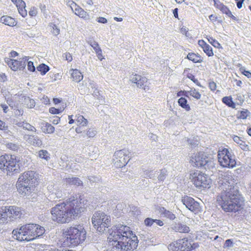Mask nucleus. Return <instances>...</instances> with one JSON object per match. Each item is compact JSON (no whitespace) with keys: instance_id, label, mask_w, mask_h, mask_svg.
<instances>
[{"instance_id":"1","label":"nucleus","mask_w":251,"mask_h":251,"mask_svg":"<svg viewBox=\"0 0 251 251\" xmlns=\"http://www.w3.org/2000/svg\"><path fill=\"white\" fill-rule=\"evenodd\" d=\"M234 181L228 174L219 178L218 189L221 191L217 201L226 212H236L243 205L244 200L234 186Z\"/></svg>"},{"instance_id":"2","label":"nucleus","mask_w":251,"mask_h":251,"mask_svg":"<svg viewBox=\"0 0 251 251\" xmlns=\"http://www.w3.org/2000/svg\"><path fill=\"white\" fill-rule=\"evenodd\" d=\"M87 202L84 198L72 196L50 209L51 219L57 223H69L84 211Z\"/></svg>"},{"instance_id":"3","label":"nucleus","mask_w":251,"mask_h":251,"mask_svg":"<svg viewBox=\"0 0 251 251\" xmlns=\"http://www.w3.org/2000/svg\"><path fill=\"white\" fill-rule=\"evenodd\" d=\"M108 239L109 242H113V250L118 251L133 250L138 246L137 237L130 227L121 224L113 227Z\"/></svg>"},{"instance_id":"4","label":"nucleus","mask_w":251,"mask_h":251,"mask_svg":"<svg viewBox=\"0 0 251 251\" xmlns=\"http://www.w3.org/2000/svg\"><path fill=\"white\" fill-rule=\"evenodd\" d=\"M45 231L44 227L39 225L28 224L14 229L12 234L19 241H30L42 235Z\"/></svg>"},{"instance_id":"5","label":"nucleus","mask_w":251,"mask_h":251,"mask_svg":"<svg viewBox=\"0 0 251 251\" xmlns=\"http://www.w3.org/2000/svg\"><path fill=\"white\" fill-rule=\"evenodd\" d=\"M63 235L64 243L67 246L75 247L85 240L86 231L82 226L75 225L68 228Z\"/></svg>"},{"instance_id":"6","label":"nucleus","mask_w":251,"mask_h":251,"mask_svg":"<svg viewBox=\"0 0 251 251\" xmlns=\"http://www.w3.org/2000/svg\"><path fill=\"white\" fill-rule=\"evenodd\" d=\"M38 178V174L33 171H26L22 174L16 184L18 192L25 196L29 194L32 188L37 185Z\"/></svg>"},{"instance_id":"7","label":"nucleus","mask_w":251,"mask_h":251,"mask_svg":"<svg viewBox=\"0 0 251 251\" xmlns=\"http://www.w3.org/2000/svg\"><path fill=\"white\" fill-rule=\"evenodd\" d=\"M0 169L7 175H12L20 171L19 160L15 155H4L0 156Z\"/></svg>"},{"instance_id":"8","label":"nucleus","mask_w":251,"mask_h":251,"mask_svg":"<svg viewBox=\"0 0 251 251\" xmlns=\"http://www.w3.org/2000/svg\"><path fill=\"white\" fill-rule=\"evenodd\" d=\"M91 221L95 229L100 233H103L111 225L110 217L100 211L94 213Z\"/></svg>"},{"instance_id":"9","label":"nucleus","mask_w":251,"mask_h":251,"mask_svg":"<svg viewBox=\"0 0 251 251\" xmlns=\"http://www.w3.org/2000/svg\"><path fill=\"white\" fill-rule=\"evenodd\" d=\"M218 159L220 164L223 167L232 168L236 166L235 157L227 149H219Z\"/></svg>"},{"instance_id":"10","label":"nucleus","mask_w":251,"mask_h":251,"mask_svg":"<svg viewBox=\"0 0 251 251\" xmlns=\"http://www.w3.org/2000/svg\"><path fill=\"white\" fill-rule=\"evenodd\" d=\"M190 179L197 187H209L211 180L207 176L199 171H196L190 174Z\"/></svg>"},{"instance_id":"11","label":"nucleus","mask_w":251,"mask_h":251,"mask_svg":"<svg viewBox=\"0 0 251 251\" xmlns=\"http://www.w3.org/2000/svg\"><path fill=\"white\" fill-rule=\"evenodd\" d=\"M129 153L126 149L115 151L113 158L115 166L118 168L125 166L129 160Z\"/></svg>"},{"instance_id":"12","label":"nucleus","mask_w":251,"mask_h":251,"mask_svg":"<svg viewBox=\"0 0 251 251\" xmlns=\"http://www.w3.org/2000/svg\"><path fill=\"white\" fill-rule=\"evenodd\" d=\"M208 158L203 152L194 153L190 159V163L193 166L201 167L208 163Z\"/></svg>"},{"instance_id":"13","label":"nucleus","mask_w":251,"mask_h":251,"mask_svg":"<svg viewBox=\"0 0 251 251\" xmlns=\"http://www.w3.org/2000/svg\"><path fill=\"white\" fill-rule=\"evenodd\" d=\"M173 247L175 248L174 251H190L197 248V245L192 244L187 239L183 238L177 241Z\"/></svg>"},{"instance_id":"14","label":"nucleus","mask_w":251,"mask_h":251,"mask_svg":"<svg viewBox=\"0 0 251 251\" xmlns=\"http://www.w3.org/2000/svg\"><path fill=\"white\" fill-rule=\"evenodd\" d=\"M130 80L132 83H135L137 87L143 89L146 91L150 89L148 85L147 78L145 76L133 74L130 76Z\"/></svg>"},{"instance_id":"15","label":"nucleus","mask_w":251,"mask_h":251,"mask_svg":"<svg viewBox=\"0 0 251 251\" xmlns=\"http://www.w3.org/2000/svg\"><path fill=\"white\" fill-rule=\"evenodd\" d=\"M182 202L189 210L197 213L200 211V204L194 199L188 196H185L182 199Z\"/></svg>"},{"instance_id":"16","label":"nucleus","mask_w":251,"mask_h":251,"mask_svg":"<svg viewBox=\"0 0 251 251\" xmlns=\"http://www.w3.org/2000/svg\"><path fill=\"white\" fill-rule=\"evenodd\" d=\"M7 218H17L22 215L20 208L15 206H5Z\"/></svg>"},{"instance_id":"17","label":"nucleus","mask_w":251,"mask_h":251,"mask_svg":"<svg viewBox=\"0 0 251 251\" xmlns=\"http://www.w3.org/2000/svg\"><path fill=\"white\" fill-rule=\"evenodd\" d=\"M71 8L72 10L75 12V13L79 17L84 19H86L88 17V13L75 2L72 1Z\"/></svg>"},{"instance_id":"18","label":"nucleus","mask_w":251,"mask_h":251,"mask_svg":"<svg viewBox=\"0 0 251 251\" xmlns=\"http://www.w3.org/2000/svg\"><path fill=\"white\" fill-rule=\"evenodd\" d=\"M14 124L19 127L22 128L24 129L27 130L35 132L36 128L29 123L25 122V121H18V120H14Z\"/></svg>"},{"instance_id":"19","label":"nucleus","mask_w":251,"mask_h":251,"mask_svg":"<svg viewBox=\"0 0 251 251\" xmlns=\"http://www.w3.org/2000/svg\"><path fill=\"white\" fill-rule=\"evenodd\" d=\"M172 229L176 232L180 233H188L190 231V228L188 226L180 223L175 224L172 227Z\"/></svg>"},{"instance_id":"20","label":"nucleus","mask_w":251,"mask_h":251,"mask_svg":"<svg viewBox=\"0 0 251 251\" xmlns=\"http://www.w3.org/2000/svg\"><path fill=\"white\" fill-rule=\"evenodd\" d=\"M27 136L26 140L30 144L36 147H41L42 145V140L37 136L30 135Z\"/></svg>"},{"instance_id":"21","label":"nucleus","mask_w":251,"mask_h":251,"mask_svg":"<svg viewBox=\"0 0 251 251\" xmlns=\"http://www.w3.org/2000/svg\"><path fill=\"white\" fill-rule=\"evenodd\" d=\"M70 72H71V75L73 81L79 82L82 80L83 76L79 70L76 69H71Z\"/></svg>"},{"instance_id":"22","label":"nucleus","mask_w":251,"mask_h":251,"mask_svg":"<svg viewBox=\"0 0 251 251\" xmlns=\"http://www.w3.org/2000/svg\"><path fill=\"white\" fill-rule=\"evenodd\" d=\"M217 7L223 13L226 14L228 17L231 18L234 21H237L236 17L232 15L230 10L225 5L222 3L217 5Z\"/></svg>"},{"instance_id":"23","label":"nucleus","mask_w":251,"mask_h":251,"mask_svg":"<svg viewBox=\"0 0 251 251\" xmlns=\"http://www.w3.org/2000/svg\"><path fill=\"white\" fill-rule=\"evenodd\" d=\"M0 22L5 25L10 26H14L16 25L15 19L8 16H2L0 18Z\"/></svg>"},{"instance_id":"24","label":"nucleus","mask_w":251,"mask_h":251,"mask_svg":"<svg viewBox=\"0 0 251 251\" xmlns=\"http://www.w3.org/2000/svg\"><path fill=\"white\" fill-rule=\"evenodd\" d=\"M41 129L44 133L51 134L54 132L55 129L50 124L43 122L41 123Z\"/></svg>"},{"instance_id":"25","label":"nucleus","mask_w":251,"mask_h":251,"mask_svg":"<svg viewBox=\"0 0 251 251\" xmlns=\"http://www.w3.org/2000/svg\"><path fill=\"white\" fill-rule=\"evenodd\" d=\"M160 213L163 217L171 220H174L176 217L175 215L171 211L166 210L164 207H161L159 209Z\"/></svg>"},{"instance_id":"26","label":"nucleus","mask_w":251,"mask_h":251,"mask_svg":"<svg viewBox=\"0 0 251 251\" xmlns=\"http://www.w3.org/2000/svg\"><path fill=\"white\" fill-rule=\"evenodd\" d=\"M184 95L186 96L190 95L197 100H200L201 98V94L194 88H191L190 90L185 91Z\"/></svg>"},{"instance_id":"27","label":"nucleus","mask_w":251,"mask_h":251,"mask_svg":"<svg viewBox=\"0 0 251 251\" xmlns=\"http://www.w3.org/2000/svg\"><path fill=\"white\" fill-rule=\"evenodd\" d=\"M5 61L13 71H16L19 69L18 60L7 58Z\"/></svg>"},{"instance_id":"28","label":"nucleus","mask_w":251,"mask_h":251,"mask_svg":"<svg viewBox=\"0 0 251 251\" xmlns=\"http://www.w3.org/2000/svg\"><path fill=\"white\" fill-rule=\"evenodd\" d=\"M66 182L70 185H74L77 186L82 185V181L79 178L76 177L67 178L66 179Z\"/></svg>"},{"instance_id":"29","label":"nucleus","mask_w":251,"mask_h":251,"mask_svg":"<svg viewBox=\"0 0 251 251\" xmlns=\"http://www.w3.org/2000/svg\"><path fill=\"white\" fill-rule=\"evenodd\" d=\"M63 192L61 189L59 188L57 186H55L50 194V198L57 199L61 198L63 196Z\"/></svg>"},{"instance_id":"30","label":"nucleus","mask_w":251,"mask_h":251,"mask_svg":"<svg viewBox=\"0 0 251 251\" xmlns=\"http://www.w3.org/2000/svg\"><path fill=\"white\" fill-rule=\"evenodd\" d=\"M19 14L23 17L27 15V11L25 9V1H20V4L17 6Z\"/></svg>"},{"instance_id":"31","label":"nucleus","mask_w":251,"mask_h":251,"mask_svg":"<svg viewBox=\"0 0 251 251\" xmlns=\"http://www.w3.org/2000/svg\"><path fill=\"white\" fill-rule=\"evenodd\" d=\"M178 103L182 108L185 109L187 111L190 110V107L187 103V100L185 98H180L178 100Z\"/></svg>"},{"instance_id":"32","label":"nucleus","mask_w":251,"mask_h":251,"mask_svg":"<svg viewBox=\"0 0 251 251\" xmlns=\"http://www.w3.org/2000/svg\"><path fill=\"white\" fill-rule=\"evenodd\" d=\"M7 220V215L5 207H0V224L4 223Z\"/></svg>"},{"instance_id":"33","label":"nucleus","mask_w":251,"mask_h":251,"mask_svg":"<svg viewBox=\"0 0 251 251\" xmlns=\"http://www.w3.org/2000/svg\"><path fill=\"white\" fill-rule=\"evenodd\" d=\"M49 27L50 32L54 36H56L59 34L60 29L55 24L52 23H50Z\"/></svg>"},{"instance_id":"34","label":"nucleus","mask_w":251,"mask_h":251,"mask_svg":"<svg viewBox=\"0 0 251 251\" xmlns=\"http://www.w3.org/2000/svg\"><path fill=\"white\" fill-rule=\"evenodd\" d=\"M187 58L194 63L201 62L200 56L194 53H189L187 56Z\"/></svg>"},{"instance_id":"35","label":"nucleus","mask_w":251,"mask_h":251,"mask_svg":"<svg viewBox=\"0 0 251 251\" xmlns=\"http://www.w3.org/2000/svg\"><path fill=\"white\" fill-rule=\"evenodd\" d=\"M222 101L227 105L228 106L234 108L235 107V104L233 101L231 97H225L222 99Z\"/></svg>"},{"instance_id":"36","label":"nucleus","mask_w":251,"mask_h":251,"mask_svg":"<svg viewBox=\"0 0 251 251\" xmlns=\"http://www.w3.org/2000/svg\"><path fill=\"white\" fill-rule=\"evenodd\" d=\"M38 156L41 158L48 161L50 159V155L47 150H41L38 151Z\"/></svg>"},{"instance_id":"37","label":"nucleus","mask_w":251,"mask_h":251,"mask_svg":"<svg viewBox=\"0 0 251 251\" xmlns=\"http://www.w3.org/2000/svg\"><path fill=\"white\" fill-rule=\"evenodd\" d=\"M76 121L78 125H81L83 126H86L87 125L88 121L82 115H78L76 116Z\"/></svg>"},{"instance_id":"38","label":"nucleus","mask_w":251,"mask_h":251,"mask_svg":"<svg viewBox=\"0 0 251 251\" xmlns=\"http://www.w3.org/2000/svg\"><path fill=\"white\" fill-rule=\"evenodd\" d=\"M38 71L40 72L42 75H45L50 70L49 67L45 64H41L37 67Z\"/></svg>"},{"instance_id":"39","label":"nucleus","mask_w":251,"mask_h":251,"mask_svg":"<svg viewBox=\"0 0 251 251\" xmlns=\"http://www.w3.org/2000/svg\"><path fill=\"white\" fill-rule=\"evenodd\" d=\"M5 145L7 149L15 151H18L20 148V146L19 145L15 143H8Z\"/></svg>"},{"instance_id":"40","label":"nucleus","mask_w":251,"mask_h":251,"mask_svg":"<svg viewBox=\"0 0 251 251\" xmlns=\"http://www.w3.org/2000/svg\"><path fill=\"white\" fill-rule=\"evenodd\" d=\"M25 103L26 106L29 108H32L34 107L35 102L34 100L31 99L30 98L27 97L25 99Z\"/></svg>"},{"instance_id":"41","label":"nucleus","mask_w":251,"mask_h":251,"mask_svg":"<svg viewBox=\"0 0 251 251\" xmlns=\"http://www.w3.org/2000/svg\"><path fill=\"white\" fill-rule=\"evenodd\" d=\"M207 39L208 42L213 45L214 47L217 48H220L221 47V45L219 43L216 41L215 39H213L212 37L210 36H207Z\"/></svg>"},{"instance_id":"42","label":"nucleus","mask_w":251,"mask_h":251,"mask_svg":"<svg viewBox=\"0 0 251 251\" xmlns=\"http://www.w3.org/2000/svg\"><path fill=\"white\" fill-rule=\"evenodd\" d=\"M97 131L94 128H89L86 132V135L88 138H93L97 134Z\"/></svg>"},{"instance_id":"43","label":"nucleus","mask_w":251,"mask_h":251,"mask_svg":"<svg viewBox=\"0 0 251 251\" xmlns=\"http://www.w3.org/2000/svg\"><path fill=\"white\" fill-rule=\"evenodd\" d=\"M250 113L248 110L241 111L238 115V118L245 119L250 115Z\"/></svg>"},{"instance_id":"44","label":"nucleus","mask_w":251,"mask_h":251,"mask_svg":"<svg viewBox=\"0 0 251 251\" xmlns=\"http://www.w3.org/2000/svg\"><path fill=\"white\" fill-rule=\"evenodd\" d=\"M167 171L165 169H162L160 170V173L158 176L159 181H163L165 179L167 176Z\"/></svg>"},{"instance_id":"45","label":"nucleus","mask_w":251,"mask_h":251,"mask_svg":"<svg viewBox=\"0 0 251 251\" xmlns=\"http://www.w3.org/2000/svg\"><path fill=\"white\" fill-rule=\"evenodd\" d=\"M27 57L25 56L22 59H21V60H18L19 61V69H22L25 68L26 66V61L27 60Z\"/></svg>"},{"instance_id":"46","label":"nucleus","mask_w":251,"mask_h":251,"mask_svg":"<svg viewBox=\"0 0 251 251\" xmlns=\"http://www.w3.org/2000/svg\"><path fill=\"white\" fill-rule=\"evenodd\" d=\"M203 50L208 56H211L213 55L212 49L209 45H207V46L204 48Z\"/></svg>"},{"instance_id":"47","label":"nucleus","mask_w":251,"mask_h":251,"mask_svg":"<svg viewBox=\"0 0 251 251\" xmlns=\"http://www.w3.org/2000/svg\"><path fill=\"white\" fill-rule=\"evenodd\" d=\"M64 108H55L54 107H51L49 109V112L51 114H59L62 112L64 110Z\"/></svg>"},{"instance_id":"48","label":"nucleus","mask_w":251,"mask_h":251,"mask_svg":"<svg viewBox=\"0 0 251 251\" xmlns=\"http://www.w3.org/2000/svg\"><path fill=\"white\" fill-rule=\"evenodd\" d=\"M233 141L237 143L238 144H239L240 145H244V144L245 142L241 139V138L238 136L234 135L233 136Z\"/></svg>"},{"instance_id":"49","label":"nucleus","mask_w":251,"mask_h":251,"mask_svg":"<svg viewBox=\"0 0 251 251\" xmlns=\"http://www.w3.org/2000/svg\"><path fill=\"white\" fill-rule=\"evenodd\" d=\"M90 45L94 49L95 52L100 50L98 43L96 41H92L90 43Z\"/></svg>"},{"instance_id":"50","label":"nucleus","mask_w":251,"mask_h":251,"mask_svg":"<svg viewBox=\"0 0 251 251\" xmlns=\"http://www.w3.org/2000/svg\"><path fill=\"white\" fill-rule=\"evenodd\" d=\"M154 219L151 218H147L144 221V224L146 226H151L153 224Z\"/></svg>"},{"instance_id":"51","label":"nucleus","mask_w":251,"mask_h":251,"mask_svg":"<svg viewBox=\"0 0 251 251\" xmlns=\"http://www.w3.org/2000/svg\"><path fill=\"white\" fill-rule=\"evenodd\" d=\"M187 142L189 144L191 145L193 147H195L196 145L198 144V141L194 137L191 139H188Z\"/></svg>"},{"instance_id":"52","label":"nucleus","mask_w":251,"mask_h":251,"mask_svg":"<svg viewBox=\"0 0 251 251\" xmlns=\"http://www.w3.org/2000/svg\"><path fill=\"white\" fill-rule=\"evenodd\" d=\"M63 57L68 62H71L73 60V57L69 52H66L63 54Z\"/></svg>"},{"instance_id":"53","label":"nucleus","mask_w":251,"mask_h":251,"mask_svg":"<svg viewBox=\"0 0 251 251\" xmlns=\"http://www.w3.org/2000/svg\"><path fill=\"white\" fill-rule=\"evenodd\" d=\"M233 246V243L231 239H227L224 245V248H228Z\"/></svg>"},{"instance_id":"54","label":"nucleus","mask_w":251,"mask_h":251,"mask_svg":"<svg viewBox=\"0 0 251 251\" xmlns=\"http://www.w3.org/2000/svg\"><path fill=\"white\" fill-rule=\"evenodd\" d=\"M27 69L29 71L34 72L35 70V67L33 65V62L32 61H28L27 63Z\"/></svg>"},{"instance_id":"55","label":"nucleus","mask_w":251,"mask_h":251,"mask_svg":"<svg viewBox=\"0 0 251 251\" xmlns=\"http://www.w3.org/2000/svg\"><path fill=\"white\" fill-rule=\"evenodd\" d=\"M8 129V126L5 123L0 120V130H6Z\"/></svg>"},{"instance_id":"56","label":"nucleus","mask_w":251,"mask_h":251,"mask_svg":"<svg viewBox=\"0 0 251 251\" xmlns=\"http://www.w3.org/2000/svg\"><path fill=\"white\" fill-rule=\"evenodd\" d=\"M188 77L189 79H190L192 81H193L194 82L196 83L198 85L201 86L198 80L195 78V76L193 75L189 74V75H188Z\"/></svg>"},{"instance_id":"57","label":"nucleus","mask_w":251,"mask_h":251,"mask_svg":"<svg viewBox=\"0 0 251 251\" xmlns=\"http://www.w3.org/2000/svg\"><path fill=\"white\" fill-rule=\"evenodd\" d=\"M198 44L202 49L208 45L202 40H199L198 41Z\"/></svg>"},{"instance_id":"58","label":"nucleus","mask_w":251,"mask_h":251,"mask_svg":"<svg viewBox=\"0 0 251 251\" xmlns=\"http://www.w3.org/2000/svg\"><path fill=\"white\" fill-rule=\"evenodd\" d=\"M215 233H216V232L215 230L209 231L206 234V235L207 236V238L209 239H212L213 238V235H214Z\"/></svg>"},{"instance_id":"59","label":"nucleus","mask_w":251,"mask_h":251,"mask_svg":"<svg viewBox=\"0 0 251 251\" xmlns=\"http://www.w3.org/2000/svg\"><path fill=\"white\" fill-rule=\"evenodd\" d=\"M96 53L97 54V56H98V58H99V59H100V60H102L103 59V58L102 57V51H101V49L97 51L96 52Z\"/></svg>"},{"instance_id":"60","label":"nucleus","mask_w":251,"mask_h":251,"mask_svg":"<svg viewBox=\"0 0 251 251\" xmlns=\"http://www.w3.org/2000/svg\"><path fill=\"white\" fill-rule=\"evenodd\" d=\"M209 86L212 91H214L216 89V84L214 82H210L209 84Z\"/></svg>"},{"instance_id":"61","label":"nucleus","mask_w":251,"mask_h":251,"mask_svg":"<svg viewBox=\"0 0 251 251\" xmlns=\"http://www.w3.org/2000/svg\"><path fill=\"white\" fill-rule=\"evenodd\" d=\"M157 174L156 173V172H153V171H150L149 173V175H148V176L150 178H153L154 177H155L156 176Z\"/></svg>"},{"instance_id":"62","label":"nucleus","mask_w":251,"mask_h":251,"mask_svg":"<svg viewBox=\"0 0 251 251\" xmlns=\"http://www.w3.org/2000/svg\"><path fill=\"white\" fill-rule=\"evenodd\" d=\"M240 70L243 71L242 73L244 74L245 75L247 76L248 78L251 77V73L248 71H245V70H243V69H240Z\"/></svg>"},{"instance_id":"63","label":"nucleus","mask_w":251,"mask_h":251,"mask_svg":"<svg viewBox=\"0 0 251 251\" xmlns=\"http://www.w3.org/2000/svg\"><path fill=\"white\" fill-rule=\"evenodd\" d=\"M98 22L102 24H105L107 22V20L104 17H99L98 19Z\"/></svg>"},{"instance_id":"64","label":"nucleus","mask_w":251,"mask_h":251,"mask_svg":"<svg viewBox=\"0 0 251 251\" xmlns=\"http://www.w3.org/2000/svg\"><path fill=\"white\" fill-rule=\"evenodd\" d=\"M29 14L31 16H35L37 14V11L33 7L32 10H31L29 12Z\"/></svg>"}]
</instances>
